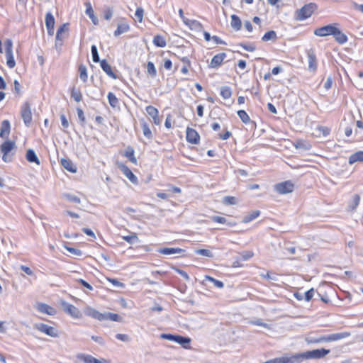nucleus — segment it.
Returning a JSON list of instances; mask_svg holds the SVG:
<instances>
[{"mask_svg":"<svg viewBox=\"0 0 363 363\" xmlns=\"http://www.w3.org/2000/svg\"><path fill=\"white\" fill-rule=\"evenodd\" d=\"M349 336H350V333L348 332L333 333L328 335H320L318 337L309 335L306 337V342L308 344H318L323 342H335L348 337Z\"/></svg>","mask_w":363,"mask_h":363,"instance_id":"f257e3e1","label":"nucleus"},{"mask_svg":"<svg viewBox=\"0 0 363 363\" xmlns=\"http://www.w3.org/2000/svg\"><path fill=\"white\" fill-rule=\"evenodd\" d=\"M17 148L14 141L6 140L0 145V151L3 154L2 160L4 162H11L13 160V153L11 151Z\"/></svg>","mask_w":363,"mask_h":363,"instance_id":"f03ea898","label":"nucleus"},{"mask_svg":"<svg viewBox=\"0 0 363 363\" xmlns=\"http://www.w3.org/2000/svg\"><path fill=\"white\" fill-rule=\"evenodd\" d=\"M318 9V6L315 3H309L304 5L300 9H298L295 13V19L297 21H303L313 13V12Z\"/></svg>","mask_w":363,"mask_h":363,"instance_id":"7ed1b4c3","label":"nucleus"},{"mask_svg":"<svg viewBox=\"0 0 363 363\" xmlns=\"http://www.w3.org/2000/svg\"><path fill=\"white\" fill-rule=\"evenodd\" d=\"M34 328L52 337H57L59 336L58 331L55 328L45 323H36L34 325Z\"/></svg>","mask_w":363,"mask_h":363,"instance_id":"20e7f679","label":"nucleus"},{"mask_svg":"<svg viewBox=\"0 0 363 363\" xmlns=\"http://www.w3.org/2000/svg\"><path fill=\"white\" fill-rule=\"evenodd\" d=\"M294 185L291 181H285L274 185L275 191L279 194H286L294 191Z\"/></svg>","mask_w":363,"mask_h":363,"instance_id":"39448f33","label":"nucleus"},{"mask_svg":"<svg viewBox=\"0 0 363 363\" xmlns=\"http://www.w3.org/2000/svg\"><path fill=\"white\" fill-rule=\"evenodd\" d=\"M60 305L62 307L64 311L66 313H67L68 315H69L70 316L75 318H80V316H81L80 311L74 305H72L64 300H62L60 301Z\"/></svg>","mask_w":363,"mask_h":363,"instance_id":"423d86ee","label":"nucleus"},{"mask_svg":"<svg viewBox=\"0 0 363 363\" xmlns=\"http://www.w3.org/2000/svg\"><path fill=\"white\" fill-rule=\"evenodd\" d=\"M21 114L26 126L29 127L32 121V113L30 105L28 101L21 106Z\"/></svg>","mask_w":363,"mask_h":363,"instance_id":"0eeeda50","label":"nucleus"},{"mask_svg":"<svg viewBox=\"0 0 363 363\" xmlns=\"http://www.w3.org/2000/svg\"><path fill=\"white\" fill-rule=\"evenodd\" d=\"M5 52L6 57V64L9 68H13L16 62L13 55L12 47H0V52Z\"/></svg>","mask_w":363,"mask_h":363,"instance_id":"6e6552de","label":"nucleus"},{"mask_svg":"<svg viewBox=\"0 0 363 363\" xmlns=\"http://www.w3.org/2000/svg\"><path fill=\"white\" fill-rule=\"evenodd\" d=\"M336 25L337 24H335V23L330 24V25H327V26L318 28L315 30L314 34L318 36H321V37L333 35V33L335 30V28Z\"/></svg>","mask_w":363,"mask_h":363,"instance_id":"1a4fd4ad","label":"nucleus"},{"mask_svg":"<svg viewBox=\"0 0 363 363\" xmlns=\"http://www.w3.org/2000/svg\"><path fill=\"white\" fill-rule=\"evenodd\" d=\"M68 36V24L65 23L62 25L57 31L56 34V44L55 45H57L58 44L61 45L62 43V41Z\"/></svg>","mask_w":363,"mask_h":363,"instance_id":"9d476101","label":"nucleus"},{"mask_svg":"<svg viewBox=\"0 0 363 363\" xmlns=\"http://www.w3.org/2000/svg\"><path fill=\"white\" fill-rule=\"evenodd\" d=\"M308 70L311 72H315L317 70V59L313 49L307 51Z\"/></svg>","mask_w":363,"mask_h":363,"instance_id":"9b49d317","label":"nucleus"},{"mask_svg":"<svg viewBox=\"0 0 363 363\" xmlns=\"http://www.w3.org/2000/svg\"><path fill=\"white\" fill-rule=\"evenodd\" d=\"M84 313L86 316L91 317L98 320H104V313H101L96 309L91 307H86L84 310Z\"/></svg>","mask_w":363,"mask_h":363,"instance_id":"f8f14e48","label":"nucleus"},{"mask_svg":"<svg viewBox=\"0 0 363 363\" xmlns=\"http://www.w3.org/2000/svg\"><path fill=\"white\" fill-rule=\"evenodd\" d=\"M186 133V138L189 143L194 145L199 143L200 135L196 130L191 128H187Z\"/></svg>","mask_w":363,"mask_h":363,"instance_id":"ddd939ff","label":"nucleus"},{"mask_svg":"<svg viewBox=\"0 0 363 363\" xmlns=\"http://www.w3.org/2000/svg\"><path fill=\"white\" fill-rule=\"evenodd\" d=\"M77 358L83 361L84 363H106V360L104 359H97L90 354L79 353L77 354Z\"/></svg>","mask_w":363,"mask_h":363,"instance_id":"4468645a","label":"nucleus"},{"mask_svg":"<svg viewBox=\"0 0 363 363\" xmlns=\"http://www.w3.org/2000/svg\"><path fill=\"white\" fill-rule=\"evenodd\" d=\"M45 26L49 35L54 33L55 18L51 12H48L45 15Z\"/></svg>","mask_w":363,"mask_h":363,"instance_id":"2eb2a0df","label":"nucleus"},{"mask_svg":"<svg viewBox=\"0 0 363 363\" xmlns=\"http://www.w3.org/2000/svg\"><path fill=\"white\" fill-rule=\"evenodd\" d=\"M11 132V124L9 121L4 120L1 124L0 138L8 139Z\"/></svg>","mask_w":363,"mask_h":363,"instance_id":"dca6fc26","label":"nucleus"},{"mask_svg":"<svg viewBox=\"0 0 363 363\" xmlns=\"http://www.w3.org/2000/svg\"><path fill=\"white\" fill-rule=\"evenodd\" d=\"M36 309L42 313L50 315H53L56 313V310L54 308L43 303H38L36 306Z\"/></svg>","mask_w":363,"mask_h":363,"instance_id":"f3484780","label":"nucleus"},{"mask_svg":"<svg viewBox=\"0 0 363 363\" xmlns=\"http://www.w3.org/2000/svg\"><path fill=\"white\" fill-rule=\"evenodd\" d=\"M121 170L123 172V174L134 184H137L138 182V178L132 172V171L125 165L121 164L119 165Z\"/></svg>","mask_w":363,"mask_h":363,"instance_id":"a211bd4d","label":"nucleus"},{"mask_svg":"<svg viewBox=\"0 0 363 363\" xmlns=\"http://www.w3.org/2000/svg\"><path fill=\"white\" fill-rule=\"evenodd\" d=\"M157 252L160 254L165 255H172L174 254L184 253L185 250L184 249L179 247H164L159 249Z\"/></svg>","mask_w":363,"mask_h":363,"instance_id":"6ab92c4d","label":"nucleus"},{"mask_svg":"<svg viewBox=\"0 0 363 363\" xmlns=\"http://www.w3.org/2000/svg\"><path fill=\"white\" fill-rule=\"evenodd\" d=\"M332 35L334 36L336 42L339 44H344L347 41V35L343 33L337 26H335V30Z\"/></svg>","mask_w":363,"mask_h":363,"instance_id":"aec40b11","label":"nucleus"},{"mask_svg":"<svg viewBox=\"0 0 363 363\" xmlns=\"http://www.w3.org/2000/svg\"><path fill=\"white\" fill-rule=\"evenodd\" d=\"M60 163L61 165L69 172L75 173L77 172L76 166L69 159L62 158Z\"/></svg>","mask_w":363,"mask_h":363,"instance_id":"412c9836","label":"nucleus"},{"mask_svg":"<svg viewBox=\"0 0 363 363\" xmlns=\"http://www.w3.org/2000/svg\"><path fill=\"white\" fill-rule=\"evenodd\" d=\"M225 56L226 55L224 52L216 55L211 60L210 67L212 68H215L220 65L223 61L224 60Z\"/></svg>","mask_w":363,"mask_h":363,"instance_id":"4be33fe9","label":"nucleus"},{"mask_svg":"<svg viewBox=\"0 0 363 363\" xmlns=\"http://www.w3.org/2000/svg\"><path fill=\"white\" fill-rule=\"evenodd\" d=\"M101 69L106 72V74L113 79H116L117 77L112 71L111 67L107 62L106 60H103L100 62Z\"/></svg>","mask_w":363,"mask_h":363,"instance_id":"5701e85b","label":"nucleus"},{"mask_svg":"<svg viewBox=\"0 0 363 363\" xmlns=\"http://www.w3.org/2000/svg\"><path fill=\"white\" fill-rule=\"evenodd\" d=\"M26 160L31 163H35L39 165L40 164V160L38 157L35 151L32 149H28L26 155Z\"/></svg>","mask_w":363,"mask_h":363,"instance_id":"b1692460","label":"nucleus"},{"mask_svg":"<svg viewBox=\"0 0 363 363\" xmlns=\"http://www.w3.org/2000/svg\"><path fill=\"white\" fill-rule=\"evenodd\" d=\"M231 27L236 31L240 30L242 27V22L240 18L235 14L231 16Z\"/></svg>","mask_w":363,"mask_h":363,"instance_id":"393cba45","label":"nucleus"},{"mask_svg":"<svg viewBox=\"0 0 363 363\" xmlns=\"http://www.w3.org/2000/svg\"><path fill=\"white\" fill-rule=\"evenodd\" d=\"M86 13L89 16V17L91 18L92 23L94 25L98 24V18L94 15V10L91 7V5L89 2L86 3Z\"/></svg>","mask_w":363,"mask_h":363,"instance_id":"a878e982","label":"nucleus"},{"mask_svg":"<svg viewBox=\"0 0 363 363\" xmlns=\"http://www.w3.org/2000/svg\"><path fill=\"white\" fill-rule=\"evenodd\" d=\"M129 30V25L126 22H121L118 24L117 29L114 32L115 36H118Z\"/></svg>","mask_w":363,"mask_h":363,"instance_id":"bb28decb","label":"nucleus"},{"mask_svg":"<svg viewBox=\"0 0 363 363\" xmlns=\"http://www.w3.org/2000/svg\"><path fill=\"white\" fill-rule=\"evenodd\" d=\"M184 22L189 25V28L191 30H196L199 31H203V27L202 25L196 20H187L186 21L184 20Z\"/></svg>","mask_w":363,"mask_h":363,"instance_id":"cd10ccee","label":"nucleus"},{"mask_svg":"<svg viewBox=\"0 0 363 363\" xmlns=\"http://www.w3.org/2000/svg\"><path fill=\"white\" fill-rule=\"evenodd\" d=\"M176 342L182 345L184 348L186 349L189 347L191 338L182 335H177Z\"/></svg>","mask_w":363,"mask_h":363,"instance_id":"c85d7f7f","label":"nucleus"},{"mask_svg":"<svg viewBox=\"0 0 363 363\" xmlns=\"http://www.w3.org/2000/svg\"><path fill=\"white\" fill-rule=\"evenodd\" d=\"M259 215H260V211H259V210L253 211L242 218V223H248L252 221L253 220H255V218H257Z\"/></svg>","mask_w":363,"mask_h":363,"instance_id":"c756f323","label":"nucleus"},{"mask_svg":"<svg viewBox=\"0 0 363 363\" xmlns=\"http://www.w3.org/2000/svg\"><path fill=\"white\" fill-rule=\"evenodd\" d=\"M357 161L363 162V151L357 152L350 156L349 163L350 164H352Z\"/></svg>","mask_w":363,"mask_h":363,"instance_id":"7c9ffc66","label":"nucleus"},{"mask_svg":"<svg viewBox=\"0 0 363 363\" xmlns=\"http://www.w3.org/2000/svg\"><path fill=\"white\" fill-rule=\"evenodd\" d=\"M134 150L132 147L128 146L124 153V156H125L128 160L133 164L137 163V159L134 155Z\"/></svg>","mask_w":363,"mask_h":363,"instance_id":"2f4dec72","label":"nucleus"},{"mask_svg":"<svg viewBox=\"0 0 363 363\" xmlns=\"http://www.w3.org/2000/svg\"><path fill=\"white\" fill-rule=\"evenodd\" d=\"M360 197L358 194H354L352 197V201L348 205V209L350 211H354L357 208V206L359 203Z\"/></svg>","mask_w":363,"mask_h":363,"instance_id":"473e14b6","label":"nucleus"},{"mask_svg":"<svg viewBox=\"0 0 363 363\" xmlns=\"http://www.w3.org/2000/svg\"><path fill=\"white\" fill-rule=\"evenodd\" d=\"M220 95L224 99H228L232 96L231 88L228 86H223L220 88Z\"/></svg>","mask_w":363,"mask_h":363,"instance_id":"72a5a7b5","label":"nucleus"},{"mask_svg":"<svg viewBox=\"0 0 363 363\" xmlns=\"http://www.w3.org/2000/svg\"><path fill=\"white\" fill-rule=\"evenodd\" d=\"M107 98L110 106L113 108H116L119 106L118 99L112 92L108 94Z\"/></svg>","mask_w":363,"mask_h":363,"instance_id":"f704fd0d","label":"nucleus"},{"mask_svg":"<svg viewBox=\"0 0 363 363\" xmlns=\"http://www.w3.org/2000/svg\"><path fill=\"white\" fill-rule=\"evenodd\" d=\"M141 125H142V129H143V135L147 138L151 139L152 138V132H151V130H150V129L149 128V125L144 121H142Z\"/></svg>","mask_w":363,"mask_h":363,"instance_id":"c9c22d12","label":"nucleus"},{"mask_svg":"<svg viewBox=\"0 0 363 363\" xmlns=\"http://www.w3.org/2000/svg\"><path fill=\"white\" fill-rule=\"evenodd\" d=\"M238 116L240 118V120L245 124L249 123L250 122V118L248 114L244 110H239L237 112Z\"/></svg>","mask_w":363,"mask_h":363,"instance_id":"e433bc0d","label":"nucleus"},{"mask_svg":"<svg viewBox=\"0 0 363 363\" xmlns=\"http://www.w3.org/2000/svg\"><path fill=\"white\" fill-rule=\"evenodd\" d=\"M277 38V33L274 30H270L267 32L263 37L262 38V40L264 42H267L271 40H274Z\"/></svg>","mask_w":363,"mask_h":363,"instance_id":"4c0bfd02","label":"nucleus"},{"mask_svg":"<svg viewBox=\"0 0 363 363\" xmlns=\"http://www.w3.org/2000/svg\"><path fill=\"white\" fill-rule=\"evenodd\" d=\"M204 281H209L213 283L214 286L218 289H222L224 286V284L221 281L217 280L208 275L205 276Z\"/></svg>","mask_w":363,"mask_h":363,"instance_id":"58836bf2","label":"nucleus"},{"mask_svg":"<svg viewBox=\"0 0 363 363\" xmlns=\"http://www.w3.org/2000/svg\"><path fill=\"white\" fill-rule=\"evenodd\" d=\"M79 77L84 82H86L88 79L86 67V66L81 65L79 67Z\"/></svg>","mask_w":363,"mask_h":363,"instance_id":"ea45409f","label":"nucleus"},{"mask_svg":"<svg viewBox=\"0 0 363 363\" xmlns=\"http://www.w3.org/2000/svg\"><path fill=\"white\" fill-rule=\"evenodd\" d=\"M71 96L77 102H79L82 99V94L79 89H76L73 88L71 91Z\"/></svg>","mask_w":363,"mask_h":363,"instance_id":"a19ab883","label":"nucleus"},{"mask_svg":"<svg viewBox=\"0 0 363 363\" xmlns=\"http://www.w3.org/2000/svg\"><path fill=\"white\" fill-rule=\"evenodd\" d=\"M123 239L129 244H134L139 241L138 238L135 233H132L130 235L123 236Z\"/></svg>","mask_w":363,"mask_h":363,"instance_id":"79ce46f5","label":"nucleus"},{"mask_svg":"<svg viewBox=\"0 0 363 363\" xmlns=\"http://www.w3.org/2000/svg\"><path fill=\"white\" fill-rule=\"evenodd\" d=\"M223 203L225 205H235L237 203V199L234 196H224L223 199Z\"/></svg>","mask_w":363,"mask_h":363,"instance_id":"37998d69","label":"nucleus"},{"mask_svg":"<svg viewBox=\"0 0 363 363\" xmlns=\"http://www.w3.org/2000/svg\"><path fill=\"white\" fill-rule=\"evenodd\" d=\"M104 320H111L112 321H120L121 318L116 313H104Z\"/></svg>","mask_w":363,"mask_h":363,"instance_id":"c03bdc74","label":"nucleus"},{"mask_svg":"<svg viewBox=\"0 0 363 363\" xmlns=\"http://www.w3.org/2000/svg\"><path fill=\"white\" fill-rule=\"evenodd\" d=\"M152 42L154 43V45H166V42H165L164 39L159 35H155L153 38Z\"/></svg>","mask_w":363,"mask_h":363,"instance_id":"a18cd8bd","label":"nucleus"},{"mask_svg":"<svg viewBox=\"0 0 363 363\" xmlns=\"http://www.w3.org/2000/svg\"><path fill=\"white\" fill-rule=\"evenodd\" d=\"M145 109L147 113L150 117L157 116V115L159 113L158 110L152 106H147Z\"/></svg>","mask_w":363,"mask_h":363,"instance_id":"49530a36","label":"nucleus"},{"mask_svg":"<svg viewBox=\"0 0 363 363\" xmlns=\"http://www.w3.org/2000/svg\"><path fill=\"white\" fill-rule=\"evenodd\" d=\"M147 72L150 75H151L153 77L156 76V74H157L156 68L152 62H147Z\"/></svg>","mask_w":363,"mask_h":363,"instance_id":"de8ad7c7","label":"nucleus"},{"mask_svg":"<svg viewBox=\"0 0 363 363\" xmlns=\"http://www.w3.org/2000/svg\"><path fill=\"white\" fill-rule=\"evenodd\" d=\"M196 253L197 255H202V256H204V257H213L212 252L209 250H207V249H199V250H196Z\"/></svg>","mask_w":363,"mask_h":363,"instance_id":"09e8293b","label":"nucleus"},{"mask_svg":"<svg viewBox=\"0 0 363 363\" xmlns=\"http://www.w3.org/2000/svg\"><path fill=\"white\" fill-rule=\"evenodd\" d=\"M91 55H92V60L94 62H101L100 59H99L97 47H91Z\"/></svg>","mask_w":363,"mask_h":363,"instance_id":"8fccbe9b","label":"nucleus"},{"mask_svg":"<svg viewBox=\"0 0 363 363\" xmlns=\"http://www.w3.org/2000/svg\"><path fill=\"white\" fill-rule=\"evenodd\" d=\"M177 335H172L168 333H162L160 335L162 339L168 340L169 341H173L176 342Z\"/></svg>","mask_w":363,"mask_h":363,"instance_id":"3c124183","label":"nucleus"},{"mask_svg":"<svg viewBox=\"0 0 363 363\" xmlns=\"http://www.w3.org/2000/svg\"><path fill=\"white\" fill-rule=\"evenodd\" d=\"M77 113L78 118L81 122V124L82 125H84V124L86 123V118L84 116V111L80 108H77Z\"/></svg>","mask_w":363,"mask_h":363,"instance_id":"603ef678","label":"nucleus"},{"mask_svg":"<svg viewBox=\"0 0 363 363\" xmlns=\"http://www.w3.org/2000/svg\"><path fill=\"white\" fill-rule=\"evenodd\" d=\"M65 247L69 252L72 253L74 255H76V256H82V252L79 249H76V248L67 247V246H65Z\"/></svg>","mask_w":363,"mask_h":363,"instance_id":"864d4df0","label":"nucleus"},{"mask_svg":"<svg viewBox=\"0 0 363 363\" xmlns=\"http://www.w3.org/2000/svg\"><path fill=\"white\" fill-rule=\"evenodd\" d=\"M143 14H144L143 9L141 8V7H138L136 9L135 16L136 18L138 20L139 22H142L143 18Z\"/></svg>","mask_w":363,"mask_h":363,"instance_id":"5fc2aeb1","label":"nucleus"},{"mask_svg":"<svg viewBox=\"0 0 363 363\" xmlns=\"http://www.w3.org/2000/svg\"><path fill=\"white\" fill-rule=\"evenodd\" d=\"M211 220L216 223L226 224L227 219L225 217H221L218 216H214L211 218Z\"/></svg>","mask_w":363,"mask_h":363,"instance_id":"6e6d98bb","label":"nucleus"},{"mask_svg":"<svg viewBox=\"0 0 363 363\" xmlns=\"http://www.w3.org/2000/svg\"><path fill=\"white\" fill-rule=\"evenodd\" d=\"M242 261H247L253 256V252L251 251H244L240 254Z\"/></svg>","mask_w":363,"mask_h":363,"instance_id":"4d7b16f0","label":"nucleus"},{"mask_svg":"<svg viewBox=\"0 0 363 363\" xmlns=\"http://www.w3.org/2000/svg\"><path fill=\"white\" fill-rule=\"evenodd\" d=\"M314 295V289L312 288L304 293V299L309 301L312 299Z\"/></svg>","mask_w":363,"mask_h":363,"instance_id":"13d9d810","label":"nucleus"},{"mask_svg":"<svg viewBox=\"0 0 363 363\" xmlns=\"http://www.w3.org/2000/svg\"><path fill=\"white\" fill-rule=\"evenodd\" d=\"M113 9L111 8H107L104 11V18L106 20H110L113 16Z\"/></svg>","mask_w":363,"mask_h":363,"instance_id":"bf43d9fd","label":"nucleus"},{"mask_svg":"<svg viewBox=\"0 0 363 363\" xmlns=\"http://www.w3.org/2000/svg\"><path fill=\"white\" fill-rule=\"evenodd\" d=\"M61 124L64 128H67L69 127V121L67 119L65 114L62 113L60 115Z\"/></svg>","mask_w":363,"mask_h":363,"instance_id":"052dcab7","label":"nucleus"},{"mask_svg":"<svg viewBox=\"0 0 363 363\" xmlns=\"http://www.w3.org/2000/svg\"><path fill=\"white\" fill-rule=\"evenodd\" d=\"M66 197L67 198V199L69 201H72L76 203H79L81 201L80 199L74 195L67 194V195H66Z\"/></svg>","mask_w":363,"mask_h":363,"instance_id":"680f3d73","label":"nucleus"},{"mask_svg":"<svg viewBox=\"0 0 363 363\" xmlns=\"http://www.w3.org/2000/svg\"><path fill=\"white\" fill-rule=\"evenodd\" d=\"M175 271L179 274H180L183 278H184L186 281H189L190 279V277H189V274L186 272H184V270H182V269H178V268H175Z\"/></svg>","mask_w":363,"mask_h":363,"instance_id":"e2e57ef3","label":"nucleus"},{"mask_svg":"<svg viewBox=\"0 0 363 363\" xmlns=\"http://www.w3.org/2000/svg\"><path fill=\"white\" fill-rule=\"evenodd\" d=\"M116 339L121 340L123 342H127L129 340L128 335H127L125 334H120V333L116 334Z\"/></svg>","mask_w":363,"mask_h":363,"instance_id":"0e129e2a","label":"nucleus"},{"mask_svg":"<svg viewBox=\"0 0 363 363\" xmlns=\"http://www.w3.org/2000/svg\"><path fill=\"white\" fill-rule=\"evenodd\" d=\"M20 269L28 275L31 276L33 274V271L28 267H26L25 265H21Z\"/></svg>","mask_w":363,"mask_h":363,"instance_id":"69168bd1","label":"nucleus"},{"mask_svg":"<svg viewBox=\"0 0 363 363\" xmlns=\"http://www.w3.org/2000/svg\"><path fill=\"white\" fill-rule=\"evenodd\" d=\"M78 281L84 286L85 287L86 289L91 291L93 289V287L91 286V284H89L87 281H86L84 279H79Z\"/></svg>","mask_w":363,"mask_h":363,"instance_id":"338daca9","label":"nucleus"},{"mask_svg":"<svg viewBox=\"0 0 363 363\" xmlns=\"http://www.w3.org/2000/svg\"><path fill=\"white\" fill-rule=\"evenodd\" d=\"M333 80L331 77H328L327 78L326 82L324 84V88L327 90L330 89L332 87Z\"/></svg>","mask_w":363,"mask_h":363,"instance_id":"774afa93","label":"nucleus"}]
</instances>
